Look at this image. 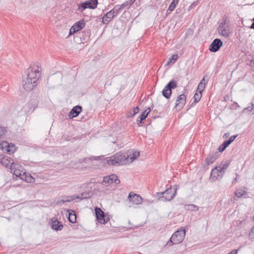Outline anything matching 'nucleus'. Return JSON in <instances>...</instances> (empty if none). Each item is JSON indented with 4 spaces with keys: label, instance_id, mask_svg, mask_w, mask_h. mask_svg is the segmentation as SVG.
I'll list each match as a JSON object with an SVG mask.
<instances>
[{
    "label": "nucleus",
    "instance_id": "obj_35",
    "mask_svg": "<svg viewBox=\"0 0 254 254\" xmlns=\"http://www.w3.org/2000/svg\"><path fill=\"white\" fill-rule=\"evenodd\" d=\"M245 193V191L242 190H237L235 192V195L238 197H241Z\"/></svg>",
    "mask_w": 254,
    "mask_h": 254
},
{
    "label": "nucleus",
    "instance_id": "obj_55",
    "mask_svg": "<svg viewBox=\"0 0 254 254\" xmlns=\"http://www.w3.org/2000/svg\"><path fill=\"white\" fill-rule=\"evenodd\" d=\"M202 80H204L205 79V77H203V78L202 79Z\"/></svg>",
    "mask_w": 254,
    "mask_h": 254
},
{
    "label": "nucleus",
    "instance_id": "obj_3",
    "mask_svg": "<svg viewBox=\"0 0 254 254\" xmlns=\"http://www.w3.org/2000/svg\"><path fill=\"white\" fill-rule=\"evenodd\" d=\"M186 233V229L184 227L179 229L172 235L170 240L167 242V245L171 246L174 244L182 243L185 237Z\"/></svg>",
    "mask_w": 254,
    "mask_h": 254
},
{
    "label": "nucleus",
    "instance_id": "obj_18",
    "mask_svg": "<svg viewBox=\"0 0 254 254\" xmlns=\"http://www.w3.org/2000/svg\"><path fill=\"white\" fill-rule=\"evenodd\" d=\"M219 153L217 152H212L208 155L205 158V162L207 165H209L212 164L218 157Z\"/></svg>",
    "mask_w": 254,
    "mask_h": 254
},
{
    "label": "nucleus",
    "instance_id": "obj_25",
    "mask_svg": "<svg viewBox=\"0 0 254 254\" xmlns=\"http://www.w3.org/2000/svg\"><path fill=\"white\" fill-rule=\"evenodd\" d=\"M217 173L218 172L215 170V167L212 169L210 173V177L209 178V180L211 182H215L218 179L219 175H218Z\"/></svg>",
    "mask_w": 254,
    "mask_h": 254
},
{
    "label": "nucleus",
    "instance_id": "obj_13",
    "mask_svg": "<svg viewBox=\"0 0 254 254\" xmlns=\"http://www.w3.org/2000/svg\"><path fill=\"white\" fill-rule=\"evenodd\" d=\"M38 80H23V87L28 91L32 90L37 85Z\"/></svg>",
    "mask_w": 254,
    "mask_h": 254
},
{
    "label": "nucleus",
    "instance_id": "obj_10",
    "mask_svg": "<svg viewBox=\"0 0 254 254\" xmlns=\"http://www.w3.org/2000/svg\"><path fill=\"white\" fill-rule=\"evenodd\" d=\"M128 199L132 205H138L143 202V199L139 194L130 192L128 196Z\"/></svg>",
    "mask_w": 254,
    "mask_h": 254
},
{
    "label": "nucleus",
    "instance_id": "obj_26",
    "mask_svg": "<svg viewBox=\"0 0 254 254\" xmlns=\"http://www.w3.org/2000/svg\"><path fill=\"white\" fill-rule=\"evenodd\" d=\"M33 100H31L26 105L23 107L25 113H29L33 108H35V104H33Z\"/></svg>",
    "mask_w": 254,
    "mask_h": 254
},
{
    "label": "nucleus",
    "instance_id": "obj_8",
    "mask_svg": "<svg viewBox=\"0 0 254 254\" xmlns=\"http://www.w3.org/2000/svg\"><path fill=\"white\" fill-rule=\"evenodd\" d=\"M120 182V180L118 179L117 175L115 174H112L110 175L104 177L101 183L103 185L108 186L113 183L118 185L119 184Z\"/></svg>",
    "mask_w": 254,
    "mask_h": 254
},
{
    "label": "nucleus",
    "instance_id": "obj_39",
    "mask_svg": "<svg viewBox=\"0 0 254 254\" xmlns=\"http://www.w3.org/2000/svg\"><path fill=\"white\" fill-rule=\"evenodd\" d=\"M6 132V129L5 127H0V138L2 137V135H4Z\"/></svg>",
    "mask_w": 254,
    "mask_h": 254
},
{
    "label": "nucleus",
    "instance_id": "obj_20",
    "mask_svg": "<svg viewBox=\"0 0 254 254\" xmlns=\"http://www.w3.org/2000/svg\"><path fill=\"white\" fill-rule=\"evenodd\" d=\"M95 213L96 215V219L99 223H101L105 217V212L102 210L98 207L95 208Z\"/></svg>",
    "mask_w": 254,
    "mask_h": 254
},
{
    "label": "nucleus",
    "instance_id": "obj_2",
    "mask_svg": "<svg viewBox=\"0 0 254 254\" xmlns=\"http://www.w3.org/2000/svg\"><path fill=\"white\" fill-rule=\"evenodd\" d=\"M23 79H40L42 77V68L37 65L29 66L24 71Z\"/></svg>",
    "mask_w": 254,
    "mask_h": 254
},
{
    "label": "nucleus",
    "instance_id": "obj_17",
    "mask_svg": "<svg viewBox=\"0 0 254 254\" xmlns=\"http://www.w3.org/2000/svg\"><path fill=\"white\" fill-rule=\"evenodd\" d=\"M187 96L184 94L179 95L177 98L176 107L179 108V110L182 109L186 103Z\"/></svg>",
    "mask_w": 254,
    "mask_h": 254
},
{
    "label": "nucleus",
    "instance_id": "obj_50",
    "mask_svg": "<svg viewBox=\"0 0 254 254\" xmlns=\"http://www.w3.org/2000/svg\"><path fill=\"white\" fill-rule=\"evenodd\" d=\"M252 106L253 107L252 109L254 111V103H253V101L252 102Z\"/></svg>",
    "mask_w": 254,
    "mask_h": 254
},
{
    "label": "nucleus",
    "instance_id": "obj_47",
    "mask_svg": "<svg viewBox=\"0 0 254 254\" xmlns=\"http://www.w3.org/2000/svg\"><path fill=\"white\" fill-rule=\"evenodd\" d=\"M3 156V154H0V163H1L2 162Z\"/></svg>",
    "mask_w": 254,
    "mask_h": 254
},
{
    "label": "nucleus",
    "instance_id": "obj_34",
    "mask_svg": "<svg viewBox=\"0 0 254 254\" xmlns=\"http://www.w3.org/2000/svg\"><path fill=\"white\" fill-rule=\"evenodd\" d=\"M178 59L177 55H173L172 56L171 58L170 59L169 61L167 62V65H169L170 63H174L175 61Z\"/></svg>",
    "mask_w": 254,
    "mask_h": 254
},
{
    "label": "nucleus",
    "instance_id": "obj_41",
    "mask_svg": "<svg viewBox=\"0 0 254 254\" xmlns=\"http://www.w3.org/2000/svg\"><path fill=\"white\" fill-rule=\"evenodd\" d=\"M226 147L224 146L223 144H222L219 146L218 150L219 152H222L226 149Z\"/></svg>",
    "mask_w": 254,
    "mask_h": 254
},
{
    "label": "nucleus",
    "instance_id": "obj_11",
    "mask_svg": "<svg viewBox=\"0 0 254 254\" xmlns=\"http://www.w3.org/2000/svg\"><path fill=\"white\" fill-rule=\"evenodd\" d=\"M118 14V10L112 9L108 12L102 18V22L104 24H107L113 18Z\"/></svg>",
    "mask_w": 254,
    "mask_h": 254
},
{
    "label": "nucleus",
    "instance_id": "obj_9",
    "mask_svg": "<svg viewBox=\"0 0 254 254\" xmlns=\"http://www.w3.org/2000/svg\"><path fill=\"white\" fill-rule=\"evenodd\" d=\"M0 149L9 154L13 153L16 150V146L14 144L9 143L6 141L0 143Z\"/></svg>",
    "mask_w": 254,
    "mask_h": 254
},
{
    "label": "nucleus",
    "instance_id": "obj_24",
    "mask_svg": "<svg viewBox=\"0 0 254 254\" xmlns=\"http://www.w3.org/2000/svg\"><path fill=\"white\" fill-rule=\"evenodd\" d=\"M207 81L208 80H201L197 86L196 92H198L200 94H202V92L204 89L205 85L207 83Z\"/></svg>",
    "mask_w": 254,
    "mask_h": 254
},
{
    "label": "nucleus",
    "instance_id": "obj_51",
    "mask_svg": "<svg viewBox=\"0 0 254 254\" xmlns=\"http://www.w3.org/2000/svg\"><path fill=\"white\" fill-rule=\"evenodd\" d=\"M229 136V133H225L224 134V136H225L226 137H227Z\"/></svg>",
    "mask_w": 254,
    "mask_h": 254
},
{
    "label": "nucleus",
    "instance_id": "obj_16",
    "mask_svg": "<svg viewBox=\"0 0 254 254\" xmlns=\"http://www.w3.org/2000/svg\"><path fill=\"white\" fill-rule=\"evenodd\" d=\"M82 108L80 105H77L72 108L68 113V116L69 119H72L73 118L77 117L82 112Z\"/></svg>",
    "mask_w": 254,
    "mask_h": 254
},
{
    "label": "nucleus",
    "instance_id": "obj_28",
    "mask_svg": "<svg viewBox=\"0 0 254 254\" xmlns=\"http://www.w3.org/2000/svg\"><path fill=\"white\" fill-rule=\"evenodd\" d=\"M133 2L134 1L133 0H127L120 5V9H121L124 8H127L128 9Z\"/></svg>",
    "mask_w": 254,
    "mask_h": 254
},
{
    "label": "nucleus",
    "instance_id": "obj_30",
    "mask_svg": "<svg viewBox=\"0 0 254 254\" xmlns=\"http://www.w3.org/2000/svg\"><path fill=\"white\" fill-rule=\"evenodd\" d=\"M179 0H173L172 2L170 4L168 11H172L176 8V5L178 4Z\"/></svg>",
    "mask_w": 254,
    "mask_h": 254
},
{
    "label": "nucleus",
    "instance_id": "obj_44",
    "mask_svg": "<svg viewBox=\"0 0 254 254\" xmlns=\"http://www.w3.org/2000/svg\"><path fill=\"white\" fill-rule=\"evenodd\" d=\"M70 201H71V200H67V199L66 200H61L57 202V204L61 205L65 202H69Z\"/></svg>",
    "mask_w": 254,
    "mask_h": 254
},
{
    "label": "nucleus",
    "instance_id": "obj_45",
    "mask_svg": "<svg viewBox=\"0 0 254 254\" xmlns=\"http://www.w3.org/2000/svg\"><path fill=\"white\" fill-rule=\"evenodd\" d=\"M238 253V250H232L230 253H228V254H237Z\"/></svg>",
    "mask_w": 254,
    "mask_h": 254
},
{
    "label": "nucleus",
    "instance_id": "obj_7",
    "mask_svg": "<svg viewBox=\"0 0 254 254\" xmlns=\"http://www.w3.org/2000/svg\"><path fill=\"white\" fill-rule=\"evenodd\" d=\"M177 87V83L175 80H170V82L165 86L162 93L163 96L168 99L172 95V90Z\"/></svg>",
    "mask_w": 254,
    "mask_h": 254
},
{
    "label": "nucleus",
    "instance_id": "obj_48",
    "mask_svg": "<svg viewBox=\"0 0 254 254\" xmlns=\"http://www.w3.org/2000/svg\"><path fill=\"white\" fill-rule=\"evenodd\" d=\"M253 21L254 22L252 23V25L251 26L250 28L254 29V18L253 19Z\"/></svg>",
    "mask_w": 254,
    "mask_h": 254
},
{
    "label": "nucleus",
    "instance_id": "obj_54",
    "mask_svg": "<svg viewBox=\"0 0 254 254\" xmlns=\"http://www.w3.org/2000/svg\"><path fill=\"white\" fill-rule=\"evenodd\" d=\"M87 159V158H84L83 160V162H85L86 160ZM88 159H90V158H88Z\"/></svg>",
    "mask_w": 254,
    "mask_h": 254
},
{
    "label": "nucleus",
    "instance_id": "obj_43",
    "mask_svg": "<svg viewBox=\"0 0 254 254\" xmlns=\"http://www.w3.org/2000/svg\"><path fill=\"white\" fill-rule=\"evenodd\" d=\"M238 135L231 136L229 139H228L231 143H232L235 138L237 137Z\"/></svg>",
    "mask_w": 254,
    "mask_h": 254
},
{
    "label": "nucleus",
    "instance_id": "obj_58",
    "mask_svg": "<svg viewBox=\"0 0 254 254\" xmlns=\"http://www.w3.org/2000/svg\"><path fill=\"white\" fill-rule=\"evenodd\" d=\"M252 101H253V103H254V99Z\"/></svg>",
    "mask_w": 254,
    "mask_h": 254
},
{
    "label": "nucleus",
    "instance_id": "obj_14",
    "mask_svg": "<svg viewBox=\"0 0 254 254\" xmlns=\"http://www.w3.org/2000/svg\"><path fill=\"white\" fill-rule=\"evenodd\" d=\"M223 43L219 39H214L210 44L209 50L212 52H216L222 46Z\"/></svg>",
    "mask_w": 254,
    "mask_h": 254
},
{
    "label": "nucleus",
    "instance_id": "obj_4",
    "mask_svg": "<svg viewBox=\"0 0 254 254\" xmlns=\"http://www.w3.org/2000/svg\"><path fill=\"white\" fill-rule=\"evenodd\" d=\"M176 193V188H172L171 186L164 191L157 192L156 194L159 197V200L162 201H167L172 200L175 196Z\"/></svg>",
    "mask_w": 254,
    "mask_h": 254
},
{
    "label": "nucleus",
    "instance_id": "obj_38",
    "mask_svg": "<svg viewBox=\"0 0 254 254\" xmlns=\"http://www.w3.org/2000/svg\"><path fill=\"white\" fill-rule=\"evenodd\" d=\"M249 237L251 240H254V226L252 228L251 232L249 233Z\"/></svg>",
    "mask_w": 254,
    "mask_h": 254
},
{
    "label": "nucleus",
    "instance_id": "obj_49",
    "mask_svg": "<svg viewBox=\"0 0 254 254\" xmlns=\"http://www.w3.org/2000/svg\"><path fill=\"white\" fill-rule=\"evenodd\" d=\"M196 3L195 2L191 4V5L190 6V8H192L193 6H195Z\"/></svg>",
    "mask_w": 254,
    "mask_h": 254
},
{
    "label": "nucleus",
    "instance_id": "obj_15",
    "mask_svg": "<svg viewBox=\"0 0 254 254\" xmlns=\"http://www.w3.org/2000/svg\"><path fill=\"white\" fill-rule=\"evenodd\" d=\"M50 225L53 230L57 231L62 230L64 227L62 222L59 221L57 218L55 217L51 219Z\"/></svg>",
    "mask_w": 254,
    "mask_h": 254
},
{
    "label": "nucleus",
    "instance_id": "obj_52",
    "mask_svg": "<svg viewBox=\"0 0 254 254\" xmlns=\"http://www.w3.org/2000/svg\"><path fill=\"white\" fill-rule=\"evenodd\" d=\"M237 178H235V179L233 181L232 183H233V184H235V183H236L237 182Z\"/></svg>",
    "mask_w": 254,
    "mask_h": 254
},
{
    "label": "nucleus",
    "instance_id": "obj_46",
    "mask_svg": "<svg viewBox=\"0 0 254 254\" xmlns=\"http://www.w3.org/2000/svg\"><path fill=\"white\" fill-rule=\"evenodd\" d=\"M68 198H69L70 199H68L67 200H71V201L74 200L75 198H76L74 196H68Z\"/></svg>",
    "mask_w": 254,
    "mask_h": 254
},
{
    "label": "nucleus",
    "instance_id": "obj_40",
    "mask_svg": "<svg viewBox=\"0 0 254 254\" xmlns=\"http://www.w3.org/2000/svg\"><path fill=\"white\" fill-rule=\"evenodd\" d=\"M110 220V218L108 216H106L105 215V217L104 218V220L102 221V222L100 223L101 224H106Z\"/></svg>",
    "mask_w": 254,
    "mask_h": 254
},
{
    "label": "nucleus",
    "instance_id": "obj_1",
    "mask_svg": "<svg viewBox=\"0 0 254 254\" xmlns=\"http://www.w3.org/2000/svg\"><path fill=\"white\" fill-rule=\"evenodd\" d=\"M129 156L127 153L118 152L110 157H107V163L109 165L127 164L129 162Z\"/></svg>",
    "mask_w": 254,
    "mask_h": 254
},
{
    "label": "nucleus",
    "instance_id": "obj_33",
    "mask_svg": "<svg viewBox=\"0 0 254 254\" xmlns=\"http://www.w3.org/2000/svg\"><path fill=\"white\" fill-rule=\"evenodd\" d=\"M202 96V94L195 93L193 96L194 103H197L199 101Z\"/></svg>",
    "mask_w": 254,
    "mask_h": 254
},
{
    "label": "nucleus",
    "instance_id": "obj_31",
    "mask_svg": "<svg viewBox=\"0 0 254 254\" xmlns=\"http://www.w3.org/2000/svg\"><path fill=\"white\" fill-rule=\"evenodd\" d=\"M128 155L129 156L128 158V161L130 162H132L134 160L136 159V158L139 156V152H134L132 153V155Z\"/></svg>",
    "mask_w": 254,
    "mask_h": 254
},
{
    "label": "nucleus",
    "instance_id": "obj_19",
    "mask_svg": "<svg viewBox=\"0 0 254 254\" xmlns=\"http://www.w3.org/2000/svg\"><path fill=\"white\" fill-rule=\"evenodd\" d=\"M151 109L149 107L147 108L144 112H143L140 116L137 119V123L138 126H140V124L143 121L145 120L147 118L148 114L150 113Z\"/></svg>",
    "mask_w": 254,
    "mask_h": 254
},
{
    "label": "nucleus",
    "instance_id": "obj_32",
    "mask_svg": "<svg viewBox=\"0 0 254 254\" xmlns=\"http://www.w3.org/2000/svg\"><path fill=\"white\" fill-rule=\"evenodd\" d=\"M215 170L217 171V172H218L217 174L219 175V177L221 178H222L224 174H225V171L222 170V169L221 168V166H216Z\"/></svg>",
    "mask_w": 254,
    "mask_h": 254
},
{
    "label": "nucleus",
    "instance_id": "obj_29",
    "mask_svg": "<svg viewBox=\"0 0 254 254\" xmlns=\"http://www.w3.org/2000/svg\"><path fill=\"white\" fill-rule=\"evenodd\" d=\"M231 162V161L230 160L223 161L221 162V165H220L221 168L222 169V170H223L225 172V170H226L228 168Z\"/></svg>",
    "mask_w": 254,
    "mask_h": 254
},
{
    "label": "nucleus",
    "instance_id": "obj_6",
    "mask_svg": "<svg viewBox=\"0 0 254 254\" xmlns=\"http://www.w3.org/2000/svg\"><path fill=\"white\" fill-rule=\"evenodd\" d=\"M97 0H88L84 2L78 4L77 5V10L81 12H83L86 8L95 9L97 7Z\"/></svg>",
    "mask_w": 254,
    "mask_h": 254
},
{
    "label": "nucleus",
    "instance_id": "obj_37",
    "mask_svg": "<svg viewBox=\"0 0 254 254\" xmlns=\"http://www.w3.org/2000/svg\"><path fill=\"white\" fill-rule=\"evenodd\" d=\"M19 176H20V178L21 179L24 180L27 182H31V181H29V179H33V178H32L31 176H30L27 178L26 176H24V174H23L22 175L20 173L19 174Z\"/></svg>",
    "mask_w": 254,
    "mask_h": 254
},
{
    "label": "nucleus",
    "instance_id": "obj_42",
    "mask_svg": "<svg viewBox=\"0 0 254 254\" xmlns=\"http://www.w3.org/2000/svg\"><path fill=\"white\" fill-rule=\"evenodd\" d=\"M231 143L228 140H224L222 144L227 148Z\"/></svg>",
    "mask_w": 254,
    "mask_h": 254
},
{
    "label": "nucleus",
    "instance_id": "obj_56",
    "mask_svg": "<svg viewBox=\"0 0 254 254\" xmlns=\"http://www.w3.org/2000/svg\"><path fill=\"white\" fill-rule=\"evenodd\" d=\"M249 109V108H245V110H247V109Z\"/></svg>",
    "mask_w": 254,
    "mask_h": 254
},
{
    "label": "nucleus",
    "instance_id": "obj_36",
    "mask_svg": "<svg viewBox=\"0 0 254 254\" xmlns=\"http://www.w3.org/2000/svg\"><path fill=\"white\" fill-rule=\"evenodd\" d=\"M139 108L137 106L136 107H134L133 109V114L132 115H127V118H130L131 117H133L135 115H136L139 111Z\"/></svg>",
    "mask_w": 254,
    "mask_h": 254
},
{
    "label": "nucleus",
    "instance_id": "obj_5",
    "mask_svg": "<svg viewBox=\"0 0 254 254\" xmlns=\"http://www.w3.org/2000/svg\"><path fill=\"white\" fill-rule=\"evenodd\" d=\"M217 30L220 35L225 38L229 36L230 30L229 23L226 19H222L221 22L218 25Z\"/></svg>",
    "mask_w": 254,
    "mask_h": 254
},
{
    "label": "nucleus",
    "instance_id": "obj_57",
    "mask_svg": "<svg viewBox=\"0 0 254 254\" xmlns=\"http://www.w3.org/2000/svg\"><path fill=\"white\" fill-rule=\"evenodd\" d=\"M147 201V200H144V202Z\"/></svg>",
    "mask_w": 254,
    "mask_h": 254
},
{
    "label": "nucleus",
    "instance_id": "obj_21",
    "mask_svg": "<svg viewBox=\"0 0 254 254\" xmlns=\"http://www.w3.org/2000/svg\"><path fill=\"white\" fill-rule=\"evenodd\" d=\"M93 195V193L92 190H90L83 192L80 195L76 196L75 198L80 199H88L91 197Z\"/></svg>",
    "mask_w": 254,
    "mask_h": 254
},
{
    "label": "nucleus",
    "instance_id": "obj_53",
    "mask_svg": "<svg viewBox=\"0 0 254 254\" xmlns=\"http://www.w3.org/2000/svg\"><path fill=\"white\" fill-rule=\"evenodd\" d=\"M133 113H131V111H130L127 114V115H132Z\"/></svg>",
    "mask_w": 254,
    "mask_h": 254
},
{
    "label": "nucleus",
    "instance_id": "obj_27",
    "mask_svg": "<svg viewBox=\"0 0 254 254\" xmlns=\"http://www.w3.org/2000/svg\"><path fill=\"white\" fill-rule=\"evenodd\" d=\"M185 208L186 210L189 211H197L199 209V207L196 205L193 204H189L185 205Z\"/></svg>",
    "mask_w": 254,
    "mask_h": 254
},
{
    "label": "nucleus",
    "instance_id": "obj_22",
    "mask_svg": "<svg viewBox=\"0 0 254 254\" xmlns=\"http://www.w3.org/2000/svg\"><path fill=\"white\" fill-rule=\"evenodd\" d=\"M68 212V216L67 219L68 221L71 223H75L76 221V215L75 212L73 210H67Z\"/></svg>",
    "mask_w": 254,
    "mask_h": 254
},
{
    "label": "nucleus",
    "instance_id": "obj_12",
    "mask_svg": "<svg viewBox=\"0 0 254 254\" xmlns=\"http://www.w3.org/2000/svg\"><path fill=\"white\" fill-rule=\"evenodd\" d=\"M85 26L83 20H80L76 22L70 29L69 35H71L76 32L81 30Z\"/></svg>",
    "mask_w": 254,
    "mask_h": 254
},
{
    "label": "nucleus",
    "instance_id": "obj_23",
    "mask_svg": "<svg viewBox=\"0 0 254 254\" xmlns=\"http://www.w3.org/2000/svg\"><path fill=\"white\" fill-rule=\"evenodd\" d=\"M14 163L13 160L7 156L3 155L2 162L1 164L3 166H7L8 165H12Z\"/></svg>",
    "mask_w": 254,
    "mask_h": 254
}]
</instances>
